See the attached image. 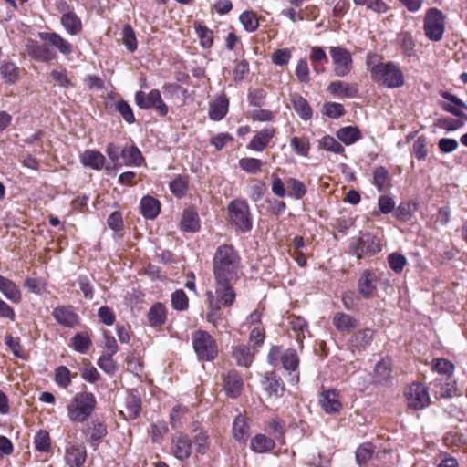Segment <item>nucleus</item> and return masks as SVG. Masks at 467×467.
Listing matches in <instances>:
<instances>
[{"mask_svg":"<svg viewBox=\"0 0 467 467\" xmlns=\"http://www.w3.org/2000/svg\"><path fill=\"white\" fill-rule=\"evenodd\" d=\"M240 267L241 258L233 245L217 247L213 259V289L226 306H232L235 301L234 284L238 279Z\"/></svg>","mask_w":467,"mask_h":467,"instance_id":"f257e3e1","label":"nucleus"},{"mask_svg":"<svg viewBox=\"0 0 467 467\" xmlns=\"http://www.w3.org/2000/svg\"><path fill=\"white\" fill-rule=\"evenodd\" d=\"M367 69L374 82L395 88L404 84V77L400 69L393 62H379V56L368 53L366 57Z\"/></svg>","mask_w":467,"mask_h":467,"instance_id":"f03ea898","label":"nucleus"},{"mask_svg":"<svg viewBox=\"0 0 467 467\" xmlns=\"http://www.w3.org/2000/svg\"><path fill=\"white\" fill-rule=\"evenodd\" d=\"M96 406L97 399L92 392H78L67 407V417L73 422L83 423L92 415Z\"/></svg>","mask_w":467,"mask_h":467,"instance_id":"7ed1b4c3","label":"nucleus"},{"mask_svg":"<svg viewBox=\"0 0 467 467\" xmlns=\"http://www.w3.org/2000/svg\"><path fill=\"white\" fill-rule=\"evenodd\" d=\"M230 223L236 231L247 233L252 229L253 223L248 203L244 200H233L228 205Z\"/></svg>","mask_w":467,"mask_h":467,"instance_id":"20e7f679","label":"nucleus"},{"mask_svg":"<svg viewBox=\"0 0 467 467\" xmlns=\"http://www.w3.org/2000/svg\"><path fill=\"white\" fill-rule=\"evenodd\" d=\"M381 244L379 240L371 234L365 233L354 236L349 241L348 253L360 259L364 256H373L379 253Z\"/></svg>","mask_w":467,"mask_h":467,"instance_id":"39448f33","label":"nucleus"},{"mask_svg":"<svg viewBox=\"0 0 467 467\" xmlns=\"http://www.w3.org/2000/svg\"><path fill=\"white\" fill-rule=\"evenodd\" d=\"M192 347L201 361H212L217 357L216 341L207 331L198 330L192 334Z\"/></svg>","mask_w":467,"mask_h":467,"instance_id":"423d86ee","label":"nucleus"},{"mask_svg":"<svg viewBox=\"0 0 467 467\" xmlns=\"http://www.w3.org/2000/svg\"><path fill=\"white\" fill-rule=\"evenodd\" d=\"M423 29L425 36L431 41L439 42L445 32V16L437 8H431L425 15Z\"/></svg>","mask_w":467,"mask_h":467,"instance_id":"0eeeda50","label":"nucleus"},{"mask_svg":"<svg viewBox=\"0 0 467 467\" xmlns=\"http://www.w3.org/2000/svg\"><path fill=\"white\" fill-rule=\"evenodd\" d=\"M329 54L333 64V73L336 77H347L353 68V58L350 51L342 47H330Z\"/></svg>","mask_w":467,"mask_h":467,"instance_id":"6e6552de","label":"nucleus"},{"mask_svg":"<svg viewBox=\"0 0 467 467\" xmlns=\"http://www.w3.org/2000/svg\"><path fill=\"white\" fill-rule=\"evenodd\" d=\"M135 102L140 109H155L161 116H166L169 111L158 89H151L149 93L141 90L137 91L135 93Z\"/></svg>","mask_w":467,"mask_h":467,"instance_id":"1a4fd4ad","label":"nucleus"},{"mask_svg":"<svg viewBox=\"0 0 467 467\" xmlns=\"http://www.w3.org/2000/svg\"><path fill=\"white\" fill-rule=\"evenodd\" d=\"M431 404L428 387L421 382L410 385V409L423 410Z\"/></svg>","mask_w":467,"mask_h":467,"instance_id":"9d476101","label":"nucleus"},{"mask_svg":"<svg viewBox=\"0 0 467 467\" xmlns=\"http://www.w3.org/2000/svg\"><path fill=\"white\" fill-rule=\"evenodd\" d=\"M440 95L445 99L439 103L443 110L467 119L464 113V110H467V105L462 99L447 91H441Z\"/></svg>","mask_w":467,"mask_h":467,"instance_id":"9b49d317","label":"nucleus"},{"mask_svg":"<svg viewBox=\"0 0 467 467\" xmlns=\"http://www.w3.org/2000/svg\"><path fill=\"white\" fill-rule=\"evenodd\" d=\"M54 319L61 326L74 327L79 323V317L72 306H59L53 309Z\"/></svg>","mask_w":467,"mask_h":467,"instance_id":"f8f14e48","label":"nucleus"},{"mask_svg":"<svg viewBox=\"0 0 467 467\" xmlns=\"http://www.w3.org/2000/svg\"><path fill=\"white\" fill-rule=\"evenodd\" d=\"M205 296L207 298V302L209 305V311L206 315V320L213 324L214 327H217L222 320L223 311L220 307L222 305L224 307H227L223 301H221L215 293V290H207L205 292Z\"/></svg>","mask_w":467,"mask_h":467,"instance_id":"ddd939ff","label":"nucleus"},{"mask_svg":"<svg viewBox=\"0 0 467 467\" xmlns=\"http://www.w3.org/2000/svg\"><path fill=\"white\" fill-rule=\"evenodd\" d=\"M26 49L32 58L39 62H47L56 57V53L48 46L36 40H28Z\"/></svg>","mask_w":467,"mask_h":467,"instance_id":"4468645a","label":"nucleus"},{"mask_svg":"<svg viewBox=\"0 0 467 467\" xmlns=\"http://www.w3.org/2000/svg\"><path fill=\"white\" fill-rule=\"evenodd\" d=\"M276 134V129L273 127H266L259 130L247 144L246 148L250 150L262 152L268 147L272 139Z\"/></svg>","mask_w":467,"mask_h":467,"instance_id":"2eb2a0df","label":"nucleus"},{"mask_svg":"<svg viewBox=\"0 0 467 467\" xmlns=\"http://www.w3.org/2000/svg\"><path fill=\"white\" fill-rule=\"evenodd\" d=\"M87 459V450L83 444L70 443L66 448L65 461L69 467H80Z\"/></svg>","mask_w":467,"mask_h":467,"instance_id":"dca6fc26","label":"nucleus"},{"mask_svg":"<svg viewBox=\"0 0 467 467\" xmlns=\"http://www.w3.org/2000/svg\"><path fill=\"white\" fill-rule=\"evenodd\" d=\"M327 90L335 97L353 99L358 95V86L355 83H348L335 80L329 83Z\"/></svg>","mask_w":467,"mask_h":467,"instance_id":"f3484780","label":"nucleus"},{"mask_svg":"<svg viewBox=\"0 0 467 467\" xmlns=\"http://www.w3.org/2000/svg\"><path fill=\"white\" fill-rule=\"evenodd\" d=\"M173 455L179 461H185L190 458L192 449V441L186 434H179L172 440Z\"/></svg>","mask_w":467,"mask_h":467,"instance_id":"a211bd4d","label":"nucleus"},{"mask_svg":"<svg viewBox=\"0 0 467 467\" xmlns=\"http://www.w3.org/2000/svg\"><path fill=\"white\" fill-rule=\"evenodd\" d=\"M320 405L327 414H337L342 410L339 392L335 389L324 390L321 393Z\"/></svg>","mask_w":467,"mask_h":467,"instance_id":"6ab92c4d","label":"nucleus"},{"mask_svg":"<svg viewBox=\"0 0 467 467\" xmlns=\"http://www.w3.org/2000/svg\"><path fill=\"white\" fill-rule=\"evenodd\" d=\"M107 433V426L99 420H91L85 431L87 441L94 450L98 448L99 444Z\"/></svg>","mask_w":467,"mask_h":467,"instance_id":"aec40b11","label":"nucleus"},{"mask_svg":"<svg viewBox=\"0 0 467 467\" xmlns=\"http://www.w3.org/2000/svg\"><path fill=\"white\" fill-rule=\"evenodd\" d=\"M332 323L340 333H350L359 325V321L349 314L337 312L332 317Z\"/></svg>","mask_w":467,"mask_h":467,"instance_id":"412c9836","label":"nucleus"},{"mask_svg":"<svg viewBox=\"0 0 467 467\" xmlns=\"http://www.w3.org/2000/svg\"><path fill=\"white\" fill-rule=\"evenodd\" d=\"M358 288L363 297H371L377 288V276L375 274L368 270L364 271L358 279Z\"/></svg>","mask_w":467,"mask_h":467,"instance_id":"4be33fe9","label":"nucleus"},{"mask_svg":"<svg viewBox=\"0 0 467 467\" xmlns=\"http://www.w3.org/2000/svg\"><path fill=\"white\" fill-rule=\"evenodd\" d=\"M104 155L96 150H87L80 156V162L95 171H100L105 165Z\"/></svg>","mask_w":467,"mask_h":467,"instance_id":"5701e85b","label":"nucleus"},{"mask_svg":"<svg viewBox=\"0 0 467 467\" xmlns=\"http://www.w3.org/2000/svg\"><path fill=\"white\" fill-rule=\"evenodd\" d=\"M392 366L389 358H381L375 366L373 381L376 384H386L391 379Z\"/></svg>","mask_w":467,"mask_h":467,"instance_id":"b1692460","label":"nucleus"},{"mask_svg":"<svg viewBox=\"0 0 467 467\" xmlns=\"http://www.w3.org/2000/svg\"><path fill=\"white\" fill-rule=\"evenodd\" d=\"M229 101L224 94L218 96L211 104L209 117L212 120L219 121L228 112Z\"/></svg>","mask_w":467,"mask_h":467,"instance_id":"393cba45","label":"nucleus"},{"mask_svg":"<svg viewBox=\"0 0 467 467\" xmlns=\"http://www.w3.org/2000/svg\"><path fill=\"white\" fill-rule=\"evenodd\" d=\"M141 215L149 220L155 219L161 212L160 202L151 196H144L140 202Z\"/></svg>","mask_w":467,"mask_h":467,"instance_id":"a878e982","label":"nucleus"},{"mask_svg":"<svg viewBox=\"0 0 467 467\" xmlns=\"http://www.w3.org/2000/svg\"><path fill=\"white\" fill-rule=\"evenodd\" d=\"M244 383L236 371H230L224 378V390L228 397L236 398L241 394Z\"/></svg>","mask_w":467,"mask_h":467,"instance_id":"bb28decb","label":"nucleus"},{"mask_svg":"<svg viewBox=\"0 0 467 467\" xmlns=\"http://www.w3.org/2000/svg\"><path fill=\"white\" fill-rule=\"evenodd\" d=\"M309 58L316 74L319 75L325 72V64L328 62V58L323 47H311Z\"/></svg>","mask_w":467,"mask_h":467,"instance_id":"cd10ccee","label":"nucleus"},{"mask_svg":"<svg viewBox=\"0 0 467 467\" xmlns=\"http://www.w3.org/2000/svg\"><path fill=\"white\" fill-rule=\"evenodd\" d=\"M42 40L47 41L63 55H69L72 52V45L57 33H40Z\"/></svg>","mask_w":467,"mask_h":467,"instance_id":"c85d7f7f","label":"nucleus"},{"mask_svg":"<svg viewBox=\"0 0 467 467\" xmlns=\"http://www.w3.org/2000/svg\"><path fill=\"white\" fill-rule=\"evenodd\" d=\"M0 292L13 303H19L22 299L21 291L10 279L0 275Z\"/></svg>","mask_w":467,"mask_h":467,"instance_id":"c756f323","label":"nucleus"},{"mask_svg":"<svg viewBox=\"0 0 467 467\" xmlns=\"http://www.w3.org/2000/svg\"><path fill=\"white\" fill-rule=\"evenodd\" d=\"M181 229L187 233H196L200 229L198 213L194 209H186L181 220Z\"/></svg>","mask_w":467,"mask_h":467,"instance_id":"7c9ffc66","label":"nucleus"},{"mask_svg":"<svg viewBox=\"0 0 467 467\" xmlns=\"http://www.w3.org/2000/svg\"><path fill=\"white\" fill-rule=\"evenodd\" d=\"M291 103L294 110L303 120H309L313 116V110L308 101L299 94L291 96Z\"/></svg>","mask_w":467,"mask_h":467,"instance_id":"2f4dec72","label":"nucleus"},{"mask_svg":"<svg viewBox=\"0 0 467 467\" xmlns=\"http://www.w3.org/2000/svg\"><path fill=\"white\" fill-rule=\"evenodd\" d=\"M61 25L65 30L72 36L79 34L82 30V22L78 15L73 11L63 14L60 18Z\"/></svg>","mask_w":467,"mask_h":467,"instance_id":"473e14b6","label":"nucleus"},{"mask_svg":"<svg viewBox=\"0 0 467 467\" xmlns=\"http://www.w3.org/2000/svg\"><path fill=\"white\" fill-rule=\"evenodd\" d=\"M337 138L346 146L352 145L361 139V132L358 127L346 126L337 130Z\"/></svg>","mask_w":467,"mask_h":467,"instance_id":"72a5a7b5","label":"nucleus"},{"mask_svg":"<svg viewBox=\"0 0 467 467\" xmlns=\"http://www.w3.org/2000/svg\"><path fill=\"white\" fill-rule=\"evenodd\" d=\"M121 158L126 166L140 167L143 162V157L135 145L126 146L121 150Z\"/></svg>","mask_w":467,"mask_h":467,"instance_id":"f704fd0d","label":"nucleus"},{"mask_svg":"<svg viewBox=\"0 0 467 467\" xmlns=\"http://www.w3.org/2000/svg\"><path fill=\"white\" fill-rule=\"evenodd\" d=\"M148 321L151 327H161L167 319L166 307L163 304L158 302L155 303L150 308L148 315Z\"/></svg>","mask_w":467,"mask_h":467,"instance_id":"c9c22d12","label":"nucleus"},{"mask_svg":"<svg viewBox=\"0 0 467 467\" xmlns=\"http://www.w3.org/2000/svg\"><path fill=\"white\" fill-rule=\"evenodd\" d=\"M233 434L238 442H245L247 441L250 436V427L244 416L238 415L234 419L233 422Z\"/></svg>","mask_w":467,"mask_h":467,"instance_id":"e433bc0d","label":"nucleus"},{"mask_svg":"<svg viewBox=\"0 0 467 467\" xmlns=\"http://www.w3.org/2000/svg\"><path fill=\"white\" fill-rule=\"evenodd\" d=\"M374 337V330L370 328H365L355 333L351 339V347L357 349H365L372 342Z\"/></svg>","mask_w":467,"mask_h":467,"instance_id":"4c0bfd02","label":"nucleus"},{"mask_svg":"<svg viewBox=\"0 0 467 467\" xmlns=\"http://www.w3.org/2000/svg\"><path fill=\"white\" fill-rule=\"evenodd\" d=\"M275 446V441L264 434L255 435L250 442L251 450L256 453H265L273 450Z\"/></svg>","mask_w":467,"mask_h":467,"instance_id":"58836bf2","label":"nucleus"},{"mask_svg":"<svg viewBox=\"0 0 467 467\" xmlns=\"http://www.w3.org/2000/svg\"><path fill=\"white\" fill-rule=\"evenodd\" d=\"M127 415L130 419H136L141 410V400L137 390L132 389L129 392L125 400Z\"/></svg>","mask_w":467,"mask_h":467,"instance_id":"ea45409f","label":"nucleus"},{"mask_svg":"<svg viewBox=\"0 0 467 467\" xmlns=\"http://www.w3.org/2000/svg\"><path fill=\"white\" fill-rule=\"evenodd\" d=\"M289 324L292 331L296 334V341L302 348L303 340L306 337V332H308V323L301 317H291Z\"/></svg>","mask_w":467,"mask_h":467,"instance_id":"a19ab883","label":"nucleus"},{"mask_svg":"<svg viewBox=\"0 0 467 467\" xmlns=\"http://www.w3.org/2000/svg\"><path fill=\"white\" fill-rule=\"evenodd\" d=\"M431 370L446 378H451L455 370L454 364L443 358H435L431 360Z\"/></svg>","mask_w":467,"mask_h":467,"instance_id":"79ce46f5","label":"nucleus"},{"mask_svg":"<svg viewBox=\"0 0 467 467\" xmlns=\"http://www.w3.org/2000/svg\"><path fill=\"white\" fill-rule=\"evenodd\" d=\"M318 147L335 154H344L345 149L337 140L331 135H325L318 140Z\"/></svg>","mask_w":467,"mask_h":467,"instance_id":"37998d69","label":"nucleus"},{"mask_svg":"<svg viewBox=\"0 0 467 467\" xmlns=\"http://www.w3.org/2000/svg\"><path fill=\"white\" fill-rule=\"evenodd\" d=\"M435 388L440 389L434 391V396L437 399L450 398L453 396L457 390L456 382L451 378H446L444 382L441 380L437 381Z\"/></svg>","mask_w":467,"mask_h":467,"instance_id":"c03bdc74","label":"nucleus"},{"mask_svg":"<svg viewBox=\"0 0 467 467\" xmlns=\"http://www.w3.org/2000/svg\"><path fill=\"white\" fill-rule=\"evenodd\" d=\"M285 185L288 189V196L300 200L306 194V187L301 181L289 177L285 180Z\"/></svg>","mask_w":467,"mask_h":467,"instance_id":"a18cd8bd","label":"nucleus"},{"mask_svg":"<svg viewBox=\"0 0 467 467\" xmlns=\"http://www.w3.org/2000/svg\"><path fill=\"white\" fill-rule=\"evenodd\" d=\"M91 346V339L88 332L77 333L70 342V347L77 352L85 354Z\"/></svg>","mask_w":467,"mask_h":467,"instance_id":"49530a36","label":"nucleus"},{"mask_svg":"<svg viewBox=\"0 0 467 467\" xmlns=\"http://www.w3.org/2000/svg\"><path fill=\"white\" fill-rule=\"evenodd\" d=\"M233 357L239 366L248 367L253 361V354L246 345L236 346L233 350Z\"/></svg>","mask_w":467,"mask_h":467,"instance_id":"de8ad7c7","label":"nucleus"},{"mask_svg":"<svg viewBox=\"0 0 467 467\" xmlns=\"http://www.w3.org/2000/svg\"><path fill=\"white\" fill-rule=\"evenodd\" d=\"M239 167L249 174H257L262 171L265 163L256 158L244 157L241 158L238 161Z\"/></svg>","mask_w":467,"mask_h":467,"instance_id":"09e8293b","label":"nucleus"},{"mask_svg":"<svg viewBox=\"0 0 467 467\" xmlns=\"http://www.w3.org/2000/svg\"><path fill=\"white\" fill-rule=\"evenodd\" d=\"M373 183L379 192H385L389 189V171L382 166L377 167L373 172Z\"/></svg>","mask_w":467,"mask_h":467,"instance_id":"8fccbe9b","label":"nucleus"},{"mask_svg":"<svg viewBox=\"0 0 467 467\" xmlns=\"http://www.w3.org/2000/svg\"><path fill=\"white\" fill-rule=\"evenodd\" d=\"M290 146L293 151L302 157H307L310 151V141L307 137H292Z\"/></svg>","mask_w":467,"mask_h":467,"instance_id":"3c124183","label":"nucleus"},{"mask_svg":"<svg viewBox=\"0 0 467 467\" xmlns=\"http://www.w3.org/2000/svg\"><path fill=\"white\" fill-rule=\"evenodd\" d=\"M0 74L7 84H14L18 78V68L15 63L4 61L0 66Z\"/></svg>","mask_w":467,"mask_h":467,"instance_id":"603ef678","label":"nucleus"},{"mask_svg":"<svg viewBox=\"0 0 467 467\" xmlns=\"http://www.w3.org/2000/svg\"><path fill=\"white\" fill-rule=\"evenodd\" d=\"M265 389L270 394L281 397L285 391V387L280 379L275 376H267L264 380Z\"/></svg>","mask_w":467,"mask_h":467,"instance_id":"864d4df0","label":"nucleus"},{"mask_svg":"<svg viewBox=\"0 0 467 467\" xmlns=\"http://www.w3.org/2000/svg\"><path fill=\"white\" fill-rule=\"evenodd\" d=\"M194 28L202 47L204 48L211 47L213 43V32L202 23H196Z\"/></svg>","mask_w":467,"mask_h":467,"instance_id":"5fc2aeb1","label":"nucleus"},{"mask_svg":"<svg viewBox=\"0 0 467 467\" xmlns=\"http://www.w3.org/2000/svg\"><path fill=\"white\" fill-rule=\"evenodd\" d=\"M353 3L357 6H366L377 14H384L388 11V5L383 0H353Z\"/></svg>","mask_w":467,"mask_h":467,"instance_id":"6e6d98bb","label":"nucleus"},{"mask_svg":"<svg viewBox=\"0 0 467 467\" xmlns=\"http://www.w3.org/2000/svg\"><path fill=\"white\" fill-rule=\"evenodd\" d=\"M239 20L247 32H254L258 28V18L256 14L253 11L243 12L239 16Z\"/></svg>","mask_w":467,"mask_h":467,"instance_id":"4d7b16f0","label":"nucleus"},{"mask_svg":"<svg viewBox=\"0 0 467 467\" xmlns=\"http://www.w3.org/2000/svg\"><path fill=\"white\" fill-rule=\"evenodd\" d=\"M374 446L370 442H365L356 451V461L358 465L366 464L374 453Z\"/></svg>","mask_w":467,"mask_h":467,"instance_id":"13d9d810","label":"nucleus"},{"mask_svg":"<svg viewBox=\"0 0 467 467\" xmlns=\"http://www.w3.org/2000/svg\"><path fill=\"white\" fill-rule=\"evenodd\" d=\"M281 361L285 370L295 371L299 364L297 353L293 348H288L281 357Z\"/></svg>","mask_w":467,"mask_h":467,"instance_id":"bf43d9fd","label":"nucleus"},{"mask_svg":"<svg viewBox=\"0 0 467 467\" xmlns=\"http://www.w3.org/2000/svg\"><path fill=\"white\" fill-rule=\"evenodd\" d=\"M171 306L177 311H184L189 306L188 296L182 289H178L171 294Z\"/></svg>","mask_w":467,"mask_h":467,"instance_id":"052dcab7","label":"nucleus"},{"mask_svg":"<svg viewBox=\"0 0 467 467\" xmlns=\"http://www.w3.org/2000/svg\"><path fill=\"white\" fill-rule=\"evenodd\" d=\"M123 44L130 52H134L137 49V38L135 32L130 25L126 24L122 30Z\"/></svg>","mask_w":467,"mask_h":467,"instance_id":"680f3d73","label":"nucleus"},{"mask_svg":"<svg viewBox=\"0 0 467 467\" xmlns=\"http://www.w3.org/2000/svg\"><path fill=\"white\" fill-rule=\"evenodd\" d=\"M170 191L176 197H183L188 190L187 181L181 175L177 176L169 184Z\"/></svg>","mask_w":467,"mask_h":467,"instance_id":"e2e57ef3","label":"nucleus"},{"mask_svg":"<svg viewBox=\"0 0 467 467\" xmlns=\"http://www.w3.org/2000/svg\"><path fill=\"white\" fill-rule=\"evenodd\" d=\"M295 74L300 83L307 84L310 81V69L307 61L300 58L295 68Z\"/></svg>","mask_w":467,"mask_h":467,"instance_id":"0e129e2a","label":"nucleus"},{"mask_svg":"<svg viewBox=\"0 0 467 467\" xmlns=\"http://www.w3.org/2000/svg\"><path fill=\"white\" fill-rule=\"evenodd\" d=\"M55 381L63 389H67L71 385L70 371L66 366H59L56 368Z\"/></svg>","mask_w":467,"mask_h":467,"instance_id":"69168bd1","label":"nucleus"},{"mask_svg":"<svg viewBox=\"0 0 467 467\" xmlns=\"http://www.w3.org/2000/svg\"><path fill=\"white\" fill-rule=\"evenodd\" d=\"M35 449L41 452H47L50 450V437L47 431H39L34 439Z\"/></svg>","mask_w":467,"mask_h":467,"instance_id":"338daca9","label":"nucleus"},{"mask_svg":"<svg viewBox=\"0 0 467 467\" xmlns=\"http://www.w3.org/2000/svg\"><path fill=\"white\" fill-rule=\"evenodd\" d=\"M388 264L391 270L399 274L407 265V258L400 253H391L388 256Z\"/></svg>","mask_w":467,"mask_h":467,"instance_id":"774afa93","label":"nucleus"}]
</instances>
